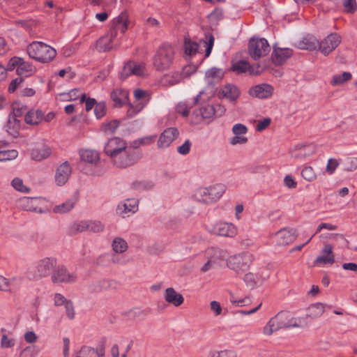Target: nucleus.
<instances>
[{
    "mask_svg": "<svg viewBox=\"0 0 357 357\" xmlns=\"http://www.w3.org/2000/svg\"><path fill=\"white\" fill-rule=\"evenodd\" d=\"M56 266V259L52 257H45L37 261L33 279L38 280L50 275Z\"/></svg>",
    "mask_w": 357,
    "mask_h": 357,
    "instance_id": "1a4fd4ad",
    "label": "nucleus"
},
{
    "mask_svg": "<svg viewBox=\"0 0 357 357\" xmlns=\"http://www.w3.org/2000/svg\"><path fill=\"white\" fill-rule=\"evenodd\" d=\"M208 254L210 255L209 259L214 264L224 261L227 255V253L225 250L216 248H211L208 249Z\"/></svg>",
    "mask_w": 357,
    "mask_h": 357,
    "instance_id": "72a5a7b5",
    "label": "nucleus"
},
{
    "mask_svg": "<svg viewBox=\"0 0 357 357\" xmlns=\"http://www.w3.org/2000/svg\"><path fill=\"white\" fill-rule=\"evenodd\" d=\"M82 160L88 163H96L99 160V154L97 151L85 149L80 151Z\"/></svg>",
    "mask_w": 357,
    "mask_h": 357,
    "instance_id": "f704fd0d",
    "label": "nucleus"
},
{
    "mask_svg": "<svg viewBox=\"0 0 357 357\" xmlns=\"http://www.w3.org/2000/svg\"><path fill=\"white\" fill-rule=\"evenodd\" d=\"M15 345V340L8 337L6 334H3L1 339V347L2 348H11Z\"/></svg>",
    "mask_w": 357,
    "mask_h": 357,
    "instance_id": "13d9d810",
    "label": "nucleus"
},
{
    "mask_svg": "<svg viewBox=\"0 0 357 357\" xmlns=\"http://www.w3.org/2000/svg\"><path fill=\"white\" fill-rule=\"evenodd\" d=\"M214 234L233 238L237 234V228L234 225L228 222H218L213 227Z\"/></svg>",
    "mask_w": 357,
    "mask_h": 357,
    "instance_id": "2eb2a0df",
    "label": "nucleus"
},
{
    "mask_svg": "<svg viewBox=\"0 0 357 357\" xmlns=\"http://www.w3.org/2000/svg\"><path fill=\"white\" fill-rule=\"evenodd\" d=\"M206 38L208 39V42L204 41L206 44L205 57H208L210 55L214 43V37L212 34L206 36Z\"/></svg>",
    "mask_w": 357,
    "mask_h": 357,
    "instance_id": "0e129e2a",
    "label": "nucleus"
},
{
    "mask_svg": "<svg viewBox=\"0 0 357 357\" xmlns=\"http://www.w3.org/2000/svg\"><path fill=\"white\" fill-rule=\"evenodd\" d=\"M340 42V36L336 33H332L319 43V47L321 53L328 55L339 45Z\"/></svg>",
    "mask_w": 357,
    "mask_h": 357,
    "instance_id": "9b49d317",
    "label": "nucleus"
},
{
    "mask_svg": "<svg viewBox=\"0 0 357 357\" xmlns=\"http://www.w3.org/2000/svg\"><path fill=\"white\" fill-rule=\"evenodd\" d=\"M259 66L256 68L249 64L248 61L240 60L234 63L231 66V70L238 74L249 72L250 75H257L261 73V71L258 70Z\"/></svg>",
    "mask_w": 357,
    "mask_h": 357,
    "instance_id": "4be33fe9",
    "label": "nucleus"
},
{
    "mask_svg": "<svg viewBox=\"0 0 357 357\" xmlns=\"http://www.w3.org/2000/svg\"><path fill=\"white\" fill-rule=\"evenodd\" d=\"M224 73L222 71L216 68L209 69L206 73V77L208 79V82H218L223 77Z\"/></svg>",
    "mask_w": 357,
    "mask_h": 357,
    "instance_id": "4c0bfd02",
    "label": "nucleus"
},
{
    "mask_svg": "<svg viewBox=\"0 0 357 357\" xmlns=\"http://www.w3.org/2000/svg\"><path fill=\"white\" fill-rule=\"evenodd\" d=\"M231 303L236 306H247L251 303V298L249 296H245L242 299H237L234 295H231Z\"/></svg>",
    "mask_w": 357,
    "mask_h": 357,
    "instance_id": "864d4df0",
    "label": "nucleus"
},
{
    "mask_svg": "<svg viewBox=\"0 0 357 357\" xmlns=\"http://www.w3.org/2000/svg\"><path fill=\"white\" fill-rule=\"evenodd\" d=\"M278 238L277 244L279 245H286L293 242L295 239V236L291 234L290 231L284 228L280 229L276 233Z\"/></svg>",
    "mask_w": 357,
    "mask_h": 357,
    "instance_id": "c756f323",
    "label": "nucleus"
},
{
    "mask_svg": "<svg viewBox=\"0 0 357 357\" xmlns=\"http://www.w3.org/2000/svg\"><path fill=\"white\" fill-rule=\"evenodd\" d=\"M87 223L89 225L88 231L92 232H100L105 228L104 225L98 220H87Z\"/></svg>",
    "mask_w": 357,
    "mask_h": 357,
    "instance_id": "09e8293b",
    "label": "nucleus"
},
{
    "mask_svg": "<svg viewBox=\"0 0 357 357\" xmlns=\"http://www.w3.org/2000/svg\"><path fill=\"white\" fill-rule=\"evenodd\" d=\"M110 97L116 105L121 106L128 101V92L122 89H115L112 91Z\"/></svg>",
    "mask_w": 357,
    "mask_h": 357,
    "instance_id": "a878e982",
    "label": "nucleus"
},
{
    "mask_svg": "<svg viewBox=\"0 0 357 357\" xmlns=\"http://www.w3.org/2000/svg\"><path fill=\"white\" fill-rule=\"evenodd\" d=\"M51 278L54 283L69 282L74 281L75 276L68 273L66 268L63 266H58L54 269Z\"/></svg>",
    "mask_w": 357,
    "mask_h": 357,
    "instance_id": "6ab92c4d",
    "label": "nucleus"
},
{
    "mask_svg": "<svg viewBox=\"0 0 357 357\" xmlns=\"http://www.w3.org/2000/svg\"><path fill=\"white\" fill-rule=\"evenodd\" d=\"M318 46V40L312 36H307L298 43V47L302 50H314Z\"/></svg>",
    "mask_w": 357,
    "mask_h": 357,
    "instance_id": "473e14b6",
    "label": "nucleus"
},
{
    "mask_svg": "<svg viewBox=\"0 0 357 357\" xmlns=\"http://www.w3.org/2000/svg\"><path fill=\"white\" fill-rule=\"evenodd\" d=\"M342 5L345 12L347 13H354L357 10V3L356 0H343Z\"/></svg>",
    "mask_w": 357,
    "mask_h": 357,
    "instance_id": "603ef678",
    "label": "nucleus"
},
{
    "mask_svg": "<svg viewBox=\"0 0 357 357\" xmlns=\"http://www.w3.org/2000/svg\"><path fill=\"white\" fill-rule=\"evenodd\" d=\"M273 88L268 84H261L256 85L249 90V94L258 98H268L272 96Z\"/></svg>",
    "mask_w": 357,
    "mask_h": 357,
    "instance_id": "aec40b11",
    "label": "nucleus"
},
{
    "mask_svg": "<svg viewBox=\"0 0 357 357\" xmlns=\"http://www.w3.org/2000/svg\"><path fill=\"white\" fill-rule=\"evenodd\" d=\"M130 65L131 66V70L132 75L137 76H141L144 74L145 71V65L144 63H137L135 61H130Z\"/></svg>",
    "mask_w": 357,
    "mask_h": 357,
    "instance_id": "de8ad7c7",
    "label": "nucleus"
},
{
    "mask_svg": "<svg viewBox=\"0 0 357 357\" xmlns=\"http://www.w3.org/2000/svg\"><path fill=\"white\" fill-rule=\"evenodd\" d=\"M35 347L33 346H28L21 351L20 357H33Z\"/></svg>",
    "mask_w": 357,
    "mask_h": 357,
    "instance_id": "774afa93",
    "label": "nucleus"
},
{
    "mask_svg": "<svg viewBox=\"0 0 357 357\" xmlns=\"http://www.w3.org/2000/svg\"><path fill=\"white\" fill-rule=\"evenodd\" d=\"M43 120V112L40 109H31L26 112L24 121L27 124L36 126Z\"/></svg>",
    "mask_w": 357,
    "mask_h": 357,
    "instance_id": "bb28decb",
    "label": "nucleus"
},
{
    "mask_svg": "<svg viewBox=\"0 0 357 357\" xmlns=\"http://www.w3.org/2000/svg\"><path fill=\"white\" fill-rule=\"evenodd\" d=\"M225 108L220 104L215 105H207L199 109V113L202 119H211L213 116L220 117L225 114Z\"/></svg>",
    "mask_w": 357,
    "mask_h": 357,
    "instance_id": "a211bd4d",
    "label": "nucleus"
},
{
    "mask_svg": "<svg viewBox=\"0 0 357 357\" xmlns=\"http://www.w3.org/2000/svg\"><path fill=\"white\" fill-rule=\"evenodd\" d=\"M338 165H339V162L336 159L330 158L328 160L326 170L329 174H332L335 172V171L336 168L338 167Z\"/></svg>",
    "mask_w": 357,
    "mask_h": 357,
    "instance_id": "bf43d9fd",
    "label": "nucleus"
},
{
    "mask_svg": "<svg viewBox=\"0 0 357 357\" xmlns=\"http://www.w3.org/2000/svg\"><path fill=\"white\" fill-rule=\"evenodd\" d=\"M253 260V255L248 252H245L229 257L227 261V266L238 273H242L248 269Z\"/></svg>",
    "mask_w": 357,
    "mask_h": 357,
    "instance_id": "6e6552de",
    "label": "nucleus"
},
{
    "mask_svg": "<svg viewBox=\"0 0 357 357\" xmlns=\"http://www.w3.org/2000/svg\"><path fill=\"white\" fill-rule=\"evenodd\" d=\"M127 148H128L127 144L123 139L119 137H113L108 140L105 146L104 151L112 158L114 155L119 154Z\"/></svg>",
    "mask_w": 357,
    "mask_h": 357,
    "instance_id": "f8f14e48",
    "label": "nucleus"
},
{
    "mask_svg": "<svg viewBox=\"0 0 357 357\" xmlns=\"http://www.w3.org/2000/svg\"><path fill=\"white\" fill-rule=\"evenodd\" d=\"M73 357H105V346L100 344L96 349L89 346H82Z\"/></svg>",
    "mask_w": 357,
    "mask_h": 357,
    "instance_id": "f3484780",
    "label": "nucleus"
},
{
    "mask_svg": "<svg viewBox=\"0 0 357 357\" xmlns=\"http://www.w3.org/2000/svg\"><path fill=\"white\" fill-rule=\"evenodd\" d=\"M16 72L17 75L28 77L31 75L35 72V67L24 61L21 63L20 66L17 68Z\"/></svg>",
    "mask_w": 357,
    "mask_h": 357,
    "instance_id": "a19ab883",
    "label": "nucleus"
},
{
    "mask_svg": "<svg viewBox=\"0 0 357 357\" xmlns=\"http://www.w3.org/2000/svg\"><path fill=\"white\" fill-rule=\"evenodd\" d=\"M190 110V107L185 102H179L176 106V112L184 117H187L189 115Z\"/></svg>",
    "mask_w": 357,
    "mask_h": 357,
    "instance_id": "4d7b16f0",
    "label": "nucleus"
},
{
    "mask_svg": "<svg viewBox=\"0 0 357 357\" xmlns=\"http://www.w3.org/2000/svg\"><path fill=\"white\" fill-rule=\"evenodd\" d=\"M221 93L231 101H235L240 95L238 89L233 84H227L221 89Z\"/></svg>",
    "mask_w": 357,
    "mask_h": 357,
    "instance_id": "2f4dec72",
    "label": "nucleus"
},
{
    "mask_svg": "<svg viewBox=\"0 0 357 357\" xmlns=\"http://www.w3.org/2000/svg\"><path fill=\"white\" fill-rule=\"evenodd\" d=\"M179 132L176 128H168L160 135L158 141L159 148L168 147L178 137Z\"/></svg>",
    "mask_w": 357,
    "mask_h": 357,
    "instance_id": "dca6fc26",
    "label": "nucleus"
},
{
    "mask_svg": "<svg viewBox=\"0 0 357 357\" xmlns=\"http://www.w3.org/2000/svg\"><path fill=\"white\" fill-rule=\"evenodd\" d=\"M8 148V143L0 141V162H5L15 159L17 156V151Z\"/></svg>",
    "mask_w": 357,
    "mask_h": 357,
    "instance_id": "c85d7f7f",
    "label": "nucleus"
},
{
    "mask_svg": "<svg viewBox=\"0 0 357 357\" xmlns=\"http://www.w3.org/2000/svg\"><path fill=\"white\" fill-rule=\"evenodd\" d=\"M133 94L137 102L135 105H130L128 116L130 117L142 111L151 100V93L146 90L136 89L134 90Z\"/></svg>",
    "mask_w": 357,
    "mask_h": 357,
    "instance_id": "9d476101",
    "label": "nucleus"
},
{
    "mask_svg": "<svg viewBox=\"0 0 357 357\" xmlns=\"http://www.w3.org/2000/svg\"><path fill=\"white\" fill-rule=\"evenodd\" d=\"M113 250L116 253L124 252L127 248L128 245L125 240L121 238H116L112 243Z\"/></svg>",
    "mask_w": 357,
    "mask_h": 357,
    "instance_id": "a18cd8bd",
    "label": "nucleus"
},
{
    "mask_svg": "<svg viewBox=\"0 0 357 357\" xmlns=\"http://www.w3.org/2000/svg\"><path fill=\"white\" fill-rule=\"evenodd\" d=\"M41 202L38 197H24L17 200V206L24 211L42 213Z\"/></svg>",
    "mask_w": 357,
    "mask_h": 357,
    "instance_id": "ddd939ff",
    "label": "nucleus"
},
{
    "mask_svg": "<svg viewBox=\"0 0 357 357\" xmlns=\"http://www.w3.org/2000/svg\"><path fill=\"white\" fill-rule=\"evenodd\" d=\"M199 44L197 42L192 41L190 38H185L184 50L185 54L188 56L195 55L198 52Z\"/></svg>",
    "mask_w": 357,
    "mask_h": 357,
    "instance_id": "79ce46f5",
    "label": "nucleus"
},
{
    "mask_svg": "<svg viewBox=\"0 0 357 357\" xmlns=\"http://www.w3.org/2000/svg\"><path fill=\"white\" fill-rule=\"evenodd\" d=\"M232 132L235 135H245L248 132V128L243 124L236 123L233 126Z\"/></svg>",
    "mask_w": 357,
    "mask_h": 357,
    "instance_id": "680f3d73",
    "label": "nucleus"
},
{
    "mask_svg": "<svg viewBox=\"0 0 357 357\" xmlns=\"http://www.w3.org/2000/svg\"><path fill=\"white\" fill-rule=\"evenodd\" d=\"M88 227L87 220L75 222L69 228V234L75 235L79 232L88 231Z\"/></svg>",
    "mask_w": 357,
    "mask_h": 357,
    "instance_id": "58836bf2",
    "label": "nucleus"
},
{
    "mask_svg": "<svg viewBox=\"0 0 357 357\" xmlns=\"http://www.w3.org/2000/svg\"><path fill=\"white\" fill-rule=\"evenodd\" d=\"M292 55V50L289 48H276L272 54V60L275 65L283 64Z\"/></svg>",
    "mask_w": 357,
    "mask_h": 357,
    "instance_id": "b1692460",
    "label": "nucleus"
},
{
    "mask_svg": "<svg viewBox=\"0 0 357 357\" xmlns=\"http://www.w3.org/2000/svg\"><path fill=\"white\" fill-rule=\"evenodd\" d=\"M138 209V201L135 199H128L126 202L118 206V212L120 214H126L128 213H135Z\"/></svg>",
    "mask_w": 357,
    "mask_h": 357,
    "instance_id": "7c9ffc66",
    "label": "nucleus"
},
{
    "mask_svg": "<svg viewBox=\"0 0 357 357\" xmlns=\"http://www.w3.org/2000/svg\"><path fill=\"white\" fill-rule=\"evenodd\" d=\"M181 75L178 73L166 74L161 77V83L165 86H173L180 82Z\"/></svg>",
    "mask_w": 357,
    "mask_h": 357,
    "instance_id": "c9c22d12",
    "label": "nucleus"
},
{
    "mask_svg": "<svg viewBox=\"0 0 357 357\" xmlns=\"http://www.w3.org/2000/svg\"><path fill=\"white\" fill-rule=\"evenodd\" d=\"M24 81V78L21 76L13 79L9 84L8 88V92L10 93H14L16 91V89L21 86Z\"/></svg>",
    "mask_w": 357,
    "mask_h": 357,
    "instance_id": "6e6d98bb",
    "label": "nucleus"
},
{
    "mask_svg": "<svg viewBox=\"0 0 357 357\" xmlns=\"http://www.w3.org/2000/svg\"><path fill=\"white\" fill-rule=\"evenodd\" d=\"M175 54V50L171 45L167 43L161 45L153 58L154 68L160 72L169 69L174 62Z\"/></svg>",
    "mask_w": 357,
    "mask_h": 357,
    "instance_id": "7ed1b4c3",
    "label": "nucleus"
},
{
    "mask_svg": "<svg viewBox=\"0 0 357 357\" xmlns=\"http://www.w3.org/2000/svg\"><path fill=\"white\" fill-rule=\"evenodd\" d=\"M52 153L51 149L44 143H38L31 150V157L34 160L46 159Z\"/></svg>",
    "mask_w": 357,
    "mask_h": 357,
    "instance_id": "412c9836",
    "label": "nucleus"
},
{
    "mask_svg": "<svg viewBox=\"0 0 357 357\" xmlns=\"http://www.w3.org/2000/svg\"><path fill=\"white\" fill-rule=\"evenodd\" d=\"M324 312V306L322 303H317L307 308V315L311 318L320 317Z\"/></svg>",
    "mask_w": 357,
    "mask_h": 357,
    "instance_id": "ea45409f",
    "label": "nucleus"
},
{
    "mask_svg": "<svg viewBox=\"0 0 357 357\" xmlns=\"http://www.w3.org/2000/svg\"><path fill=\"white\" fill-rule=\"evenodd\" d=\"M18 280L17 278L8 279L0 275V291H13L17 289L19 287Z\"/></svg>",
    "mask_w": 357,
    "mask_h": 357,
    "instance_id": "cd10ccee",
    "label": "nucleus"
},
{
    "mask_svg": "<svg viewBox=\"0 0 357 357\" xmlns=\"http://www.w3.org/2000/svg\"><path fill=\"white\" fill-rule=\"evenodd\" d=\"M196 68L193 65H188L183 68L181 73L180 75H181V79L184 77H188L190 76L192 74L195 73Z\"/></svg>",
    "mask_w": 357,
    "mask_h": 357,
    "instance_id": "69168bd1",
    "label": "nucleus"
},
{
    "mask_svg": "<svg viewBox=\"0 0 357 357\" xmlns=\"http://www.w3.org/2000/svg\"><path fill=\"white\" fill-rule=\"evenodd\" d=\"M94 113L98 119L102 118L106 113V107L104 103H97L94 107Z\"/></svg>",
    "mask_w": 357,
    "mask_h": 357,
    "instance_id": "052dcab7",
    "label": "nucleus"
},
{
    "mask_svg": "<svg viewBox=\"0 0 357 357\" xmlns=\"http://www.w3.org/2000/svg\"><path fill=\"white\" fill-rule=\"evenodd\" d=\"M71 173L72 168L68 162L61 163L56 169L54 176L56 183L59 186L63 185L69 179Z\"/></svg>",
    "mask_w": 357,
    "mask_h": 357,
    "instance_id": "4468645a",
    "label": "nucleus"
},
{
    "mask_svg": "<svg viewBox=\"0 0 357 357\" xmlns=\"http://www.w3.org/2000/svg\"><path fill=\"white\" fill-rule=\"evenodd\" d=\"M335 262L334 255L333 254V247L330 244H326L321 250V255L319 256L314 261V264H333Z\"/></svg>",
    "mask_w": 357,
    "mask_h": 357,
    "instance_id": "393cba45",
    "label": "nucleus"
},
{
    "mask_svg": "<svg viewBox=\"0 0 357 357\" xmlns=\"http://www.w3.org/2000/svg\"><path fill=\"white\" fill-rule=\"evenodd\" d=\"M243 280L247 286L254 288L261 281V277L256 273L249 272L244 275Z\"/></svg>",
    "mask_w": 357,
    "mask_h": 357,
    "instance_id": "37998d69",
    "label": "nucleus"
},
{
    "mask_svg": "<svg viewBox=\"0 0 357 357\" xmlns=\"http://www.w3.org/2000/svg\"><path fill=\"white\" fill-rule=\"evenodd\" d=\"M141 155L139 151L132 147H128L112 158L115 166L126 168L137 162Z\"/></svg>",
    "mask_w": 357,
    "mask_h": 357,
    "instance_id": "423d86ee",
    "label": "nucleus"
},
{
    "mask_svg": "<svg viewBox=\"0 0 357 357\" xmlns=\"http://www.w3.org/2000/svg\"><path fill=\"white\" fill-rule=\"evenodd\" d=\"M130 66H131L130 65L129 61L124 65L122 70L120 73V78L122 80L126 79L130 75H132Z\"/></svg>",
    "mask_w": 357,
    "mask_h": 357,
    "instance_id": "338daca9",
    "label": "nucleus"
},
{
    "mask_svg": "<svg viewBox=\"0 0 357 357\" xmlns=\"http://www.w3.org/2000/svg\"><path fill=\"white\" fill-rule=\"evenodd\" d=\"M351 74L348 72H344L342 75H335L333 77L331 82L333 86L341 85L351 79Z\"/></svg>",
    "mask_w": 357,
    "mask_h": 357,
    "instance_id": "c03bdc74",
    "label": "nucleus"
},
{
    "mask_svg": "<svg viewBox=\"0 0 357 357\" xmlns=\"http://www.w3.org/2000/svg\"><path fill=\"white\" fill-rule=\"evenodd\" d=\"M128 14L123 11L113 20V26L110 31L97 41V48L101 52H108L119 45L116 39L119 31L123 34L128 29Z\"/></svg>",
    "mask_w": 357,
    "mask_h": 357,
    "instance_id": "f257e3e1",
    "label": "nucleus"
},
{
    "mask_svg": "<svg viewBox=\"0 0 357 357\" xmlns=\"http://www.w3.org/2000/svg\"><path fill=\"white\" fill-rule=\"evenodd\" d=\"M164 298L168 303L172 304L174 307H178L184 302L183 295L176 292L172 287L166 289L164 294Z\"/></svg>",
    "mask_w": 357,
    "mask_h": 357,
    "instance_id": "5701e85b",
    "label": "nucleus"
},
{
    "mask_svg": "<svg viewBox=\"0 0 357 357\" xmlns=\"http://www.w3.org/2000/svg\"><path fill=\"white\" fill-rule=\"evenodd\" d=\"M119 126V122L116 120L111 121L102 126V129L105 133H114Z\"/></svg>",
    "mask_w": 357,
    "mask_h": 357,
    "instance_id": "3c124183",
    "label": "nucleus"
},
{
    "mask_svg": "<svg viewBox=\"0 0 357 357\" xmlns=\"http://www.w3.org/2000/svg\"><path fill=\"white\" fill-rule=\"evenodd\" d=\"M81 102H86V111L91 110L93 107H95L96 105L97 104L96 100L93 98H89L86 99L85 93H83L82 95Z\"/></svg>",
    "mask_w": 357,
    "mask_h": 357,
    "instance_id": "e2e57ef3",
    "label": "nucleus"
},
{
    "mask_svg": "<svg viewBox=\"0 0 357 357\" xmlns=\"http://www.w3.org/2000/svg\"><path fill=\"white\" fill-rule=\"evenodd\" d=\"M302 177L307 181H313L317 178V174L311 166H305L301 171Z\"/></svg>",
    "mask_w": 357,
    "mask_h": 357,
    "instance_id": "49530a36",
    "label": "nucleus"
},
{
    "mask_svg": "<svg viewBox=\"0 0 357 357\" xmlns=\"http://www.w3.org/2000/svg\"><path fill=\"white\" fill-rule=\"evenodd\" d=\"M291 326L300 327L301 325L296 321V319L291 317L289 312H279L271 318L264 327L263 333L265 335L270 336L274 332Z\"/></svg>",
    "mask_w": 357,
    "mask_h": 357,
    "instance_id": "f03ea898",
    "label": "nucleus"
},
{
    "mask_svg": "<svg viewBox=\"0 0 357 357\" xmlns=\"http://www.w3.org/2000/svg\"><path fill=\"white\" fill-rule=\"evenodd\" d=\"M225 186L218 183L208 188H199L195 193V199L203 203L209 204L218 201L224 194Z\"/></svg>",
    "mask_w": 357,
    "mask_h": 357,
    "instance_id": "39448f33",
    "label": "nucleus"
},
{
    "mask_svg": "<svg viewBox=\"0 0 357 357\" xmlns=\"http://www.w3.org/2000/svg\"><path fill=\"white\" fill-rule=\"evenodd\" d=\"M248 54L254 60L266 56L271 51V46L266 39L253 37L248 43Z\"/></svg>",
    "mask_w": 357,
    "mask_h": 357,
    "instance_id": "0eeeda50",
    "label": "nucleus"
},
{
    "mask_svg": "<svg viewBox=\"0 0 357 357\" xmlns=\"http://www.w3.org/2000/svg\"><path fill=\"white\" fill-rule=\"evenodd\" d=\"M210 357H236V353L232 350L225 349L221 351H213L209 354Z\"/></svg>",
    "mask_w": 357,
    "mask_h": 357,
    "instance_id": "8fccbe9b",
    "label": "nucleus"
},
{
    "mask_svg": "<svg viewBox=\"0 0 357 357\" xmlns=\"http://www.w3.org/2000/svg\"><path fill=\"white\" fill-rule=\"evenodd\" d=\"M13 187L22 192H28L29 191V188L23 184V181L22 179L19 178H15L12 181Z\"/></svg>",
    "mask_w": 357,
    "mask_h": 357,
    "instance_id": "5fc2aeb1",
    "label": "nucleus"
},
{
    "mask_svg": "<svg viewBox=\"0 0 357 357\" xmlns=\"http://www.w3.org/2000/svg\"><path fill=\"white\" fill-rule=\"evenodd\" d=\"M29 57L41 63L52 61L56 55V50L50 45L39 41H33L26 47Z\"/></svg>",
    "mask_w": 357,
    "mask_h": 357,
    "instance_id": "20e7f679",
    "label": "nucleus"
},
{
    "mask_svg": "<svg viewBox=\"0 0 357 357\" xmlns=\"http://www.w3.org/2000/svg\"><path fill=\"white\" fill-rule=\"evenodd\" d=\"M75 203V198L70 199L64 203L55 206L53 208V211L57 213H67L74 208Z\"/></svg>",
    "mask_w": 357,
    "mask_h": 357,
    "instance_id": "e433bc0d",
    "label": "nucleus"
}]
</instances>
